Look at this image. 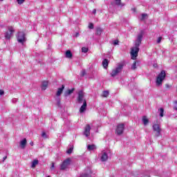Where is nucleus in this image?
Masks as SVG:
<instances>
[{"label": "nucleus", "mask_w": 177, "mask_h": 177, "mask_svg": "<svg viewBox=\"0 0 177 177\" xmlns=\"http://www.w3.org/2000/svg\"><path fill=\"white\" fill-rule=\"evenodd\" d=\"M145 32L141 30L140 33L137 35V38L134 42V46L131 48V59L135 60L136 57H138V53H139V46L142 44V41L143 39V35Z\"/></svg>", "instance_id": "obj_1"}, {"label": "nucleus", "mask_w": 177, "mask_h": 177, "mask_svg": "<svg viewBox=\"0 0 177 177\" xmlns=\"http://www.w3.org/2000/svg\"><path fill=\"white\" fill-rule=\"evenodd\" d=\"M167 74L165 73V71H162L159 75L156 77V86H161L162 85V81L165 80V77Z\"/></svg>", "instance_id": "obj_2"}, {"label": "nucleus", "mask_w": 177, "mask_h": 177, "mask_svg": "<svg viewBox=\"0 0 177 177\" xmlns=\"http://www.w3.org/2000/svg\"><path fill=\"white\" fill-rule=\"evenodd\" d=\"M122 68H124V64H120L118 65V66L115 68L113 69L111 75V77H116V75H118L120 74V71H122Z\"/></svg>", "instance_id": "obj_3"}, {"label": "nucleus", "mask_w": 177, "mask_h": 177, "mask_svg": "<svg viewBox=\"0 0 177 177\" xmlns=\"http://www.w3.org/2000/svg\"><path fill=\"white\" fill-rule=\"evenodd\" d=\"M17 41L21 45H24V42L27 41V38H26V34L24 32H19L17 37Z\"/></svg>", "instance_id": "obj_4"}, {"label": "nucleus", "mask_w": 177, "mask_h": 177, "mask_svg": "<svg viewBox=\"0 0 177 177\" xmlns=\"http://www.w3.org/2000/svg\"><path fill=\"white\" fill-rule=\"evenodd\" d=\"M71 164V159L67 158L65 160L63 161L62 164L60 165V170L64 171V169H66V168Z\"/></svg>", "instance_id": "obj_5"}, {"label": "nucleus", "mask_w": 177, "mask_h": 177, "mask_svg": "<svg viewBox=\"0 0 177 177\" xmlns=\"http://www.w3.org/2000/svg\"><path fill=\"white\" fill-rule=\"evenodd\" d=\"M124 129H125V126L124 124H119L117 126L115 133L117 135H122V133H124Z\"/></svg>", "instance_id": "obj_6"}, {"label": "nucleus", "mask_w": 177, "mask_h": 177, "mask_svg": "<svg viewBox=\"0 0 177 177\" xmlns=\"http://www.w3.org/2000/svg\"><path fill=\"white\" fill-rule=\"evenodd\" d=\"M86 100L84 98V93L83 91H80L78 93V96H77V102L81 104L82 103H84V101Z\"/></svg>", "instance_id": "obj_7"}, {"label": "nucleus", "mask_w": 177, "mask_h": 177, "mask_svg": "<svg viewBox=\"0 0 177 177\" xmlns=\"http://www.w3.org/2000/svg\"><path fill=\"white\" fill-rule=\"evenodd\" d=\"M99 158L100 159V161L104 162L105 161H107V160H109V155L107 154V152L104 151H102L101 153H100Z\"/></svg>", "instance_id": "obj_8"}, {"label": "nucleus", "mask_w": 177, "mask_h": 177, "mask_svg": "<svg viewBox=\"0 0 177 177\" xmlns=\"http://www.w3.org/2000/svg\"><path fill=\"white\" fill-rule=\"evenodd\" d=\"M15 32V29H13V27H9L8 31L5 33V38L6 39H10V37H12V35Z\"/></svg>", "instance_id": "obj_9"}, {"label": "nucleus", "mask_w": 177, "mask_h": 177, "mask_svg": "<svg viewBox=\"0 0 177 177\" xmlns=\"http://www.w3.org/2000/svg\"><path fill=\"white\" fill-rule=\"evenodd\" d=\"M153 129L155 132H156V134L155 135L156 138H158V136L161 135V129L160 128V124H153Z\"/></svg>", "instance_id": "obj_10"}, {"label": "nucleus", "mask_w": 177, "mask_h": 177, "mask_svg": "<svg viewBox=\"0 0 177 177\" xmlns=\"http://www.w3.org/2000/svg\"><path fill=\"white\" fill-rule=\"evenodd\" d=\"M84 136L86 138H89L91 136V126L89 124L86 125L84 128Z\"/></svg>", "instance_id": "obj_11"}, {"label": "nucleus", "mask_w": 177, "mask_h": 177, "mask_svg": "<svg viewBox=\"0 0 177 177\" xmlns=\"http://www.w3.org/2000/svg\"><path fill=\"white\" fill-rule=\"evenodd\" d=\"M75 90V88H72V89H68V90L65 91L64 93V97H67V96H70V95H71V93H74Z\"/></svg>", "instance_id": "obj_12"}, {"label": "nucleus", "mask_w": 177, "mask_h": 177, "mask_svg": "<svg viewBox=\"0 0 177 177\" xmlns=\"http://www.w3.org/2000/svg\"><path fill=\"white\" fill-rule=\"evenodd\" d=\"M82 177H92V171H91L89 169H87V171L84 173H83L81 175Z\"/></svg>", "instance_id": "obj_13"}, {"label": "nucleus", "mask_w": 177, "mask_h": 177, "mask_svg": "<svg viewBox=\"0 0 177 177\" xmlns=\"http://www.w3.org/2000/svg\"><path fill=\"white\" fill-rule=\"evenodd\" d=\"M27 145V139L24 138L20 141V147L21 149H26V146Z\"/></svg>", "instance_id": "obj_14"}, {"label": "nucleus", "mask_w": 177, "mask_h": 177, "mask_svg": "<svg viewBox=\"0 0 177 177\" xmlns=\"http://www.w3.org/2000/svg\"><path fill=\"white\" fill-rule=\"evenodd\" d=\"M63 91H64V85H62V87L57 89V91L56 93V96L57 97L60 96V95L63 93Z\"/></svg>", "instance_id": "obj_15"}, {"label": "nucleus", "mask_w": 177, "mask_h": 177, "mask_svg": "<svg viewBox=\"0 0 177 177\" xmlns=\"http://www.w3.org/2000/svg\"><path fill=\"white\" fill-rule=\"evenodd\" d=\"M86 110V100H84L83 104L80 109V113H84Z\"/></svg>", "instance_id": "obj_16"}, {"label": "nucleus", "mask_w": 177, "mask_h": 177, "mask_svg": "<svg viewBox=\"0 0 177 177\" xmlns=\"http://www.w3.org/2000/svg\"><path fill=\"white\" fill-rule=\"evenodd\" d=\"M87 150H88V151H93V150H96V145L94 144L87 145Z\"/></svg>", "instance_id": "obj_17"}, {"label": "nucleus", "mask_w": 177, "mask_h": 177, "mask_svg": "<svg viewBox=\"0 0 177 177\" xmlns=\"http://www.w3.org/2000/svg\"><path fill=\"white\" fill-rule=\"evenodd\" d=\"M46 88H48V81H44L41 84V89L42 91H46Z\"/></svg>", "instance_id": "obj_18"}, {"label": "nucleus", "mask_w": 177, "mask_h": 177, "mask_svg": "<svg viewBox=\"0 0 177 177\" xmlns=\"http://www.w3.org/2000/svg\"><path fill=\"white\" fill-rule=\"evenodd\" d=\"M38 164H39V161L37 159L34 160L32 162L31 168H35Z\"/></svg>", "instance_id": "obj_19"}, {"label": "nucleus", "mask_w": 177, "mask_h": 177, "mask_svg": "<svg viewBox=\"0 0 177 177\" xmlns=\"http://www.w3.org/2000/svg\"><path fill=\"white\" fill-rule=\"evenodd\" d=\"M102 66L104 68H107L109 66V59H104L102 62Z\"/></svg>", "instance_id": "obj_20"}, {"label": "nucleus", "mask_w": 177, "mask_h": 177, "mask_svg": "<svg viewBox=\"0 0 177 177\" xmlns=\"http://www.w3.org/2000/svg\"><path fill=\"white\" fill-rule=\"evenodd\" d=\"M65 56L67 59H71L73 57V53H71V50H67L65 53Z\"/></svg>", "instance_id": "obj_21"}, {"label": "nucleus", "mask_w": 177, "mask_h": 177, "mask_svg": "<svg viewBox=\"0 0 177 177\" xmlns=\"http://www.w3.org/2000/svg\"><path fill=\"white\" fill-rule=\"evenodd\" d=\"M55 102H57V106L58 107H60L62 106V103H61V100H60V97H55Z\"/></svg>", "instance_id": "obj_22"}, {"label": "nucleus", "mask_w": 177, "mask_h": 177, "mask_svg": "<svg viewBox=\"0 0 177 177\" xmlns=\"http://www.w3.org/2000/svg\"><path fill=\"white\" fill-rule=\"evenodd\" d=\"M102 32H103V29L101 28H96V35H102Z\"/></svg>", "instance_id": "obj_23"}, {"label": "nucleus", "mask_w": 177, "mask_h": 177, "mask_svg": "<svg viewBox=\"0 0 177 177\" xmlns=\"http://www.w3.org/2000/svg\"><path fill=\"white\" fill-rule=\"evenodd\" d=\"M142 122H143L144 125H147V124H149V119H147V118H146V116H143Z\"/></svg>", "instance_id": "obj_24"}, {"label": "nucleus", "mask_w": 177, "mask_h": 177, "mask_svg": "<svg viewBox=\"0 0 177 177\" xmlns=\"http://www.w3.org/2000/svg\"><path fill=\"white\" fill-rule=\"evenodd\" d=\"M73 150H74V147H70V148L66 151V153H67V154H71V153H73Z\"/></svg>", "instance_id": "obj_25"}, {"label": "nucleus", "mask_w": 177, "mask_h": 177, "mask_svg": "<svg viewBox=\"0 0 177 177\" xmlns=\"http://www.w3.org/2000/svg\"><path fill=\"white\" fill-rule=\"evenodd\" d=\"M159 111H160V117H164V109L160 108L159 109Z\"/></svg>", "instance_id": "obj_26"}, {"label": "nucleus", "mask_w": 177, "mask_h": 177, "mask_svg": "<svg viewBox=\"0 0 177 177\" xmlns=\"http://www.w3.org/2000/svg\"><path fill=\"white\" fill-rule=\"evenodd\" d=\"M102 96L103 97H107V96H109V91H103Z\"/></svg>", "instance_id": "obj_27"}, {"label": "nucleus", "mask_w": 177, "mask_h": 177, "mask_svg": "<svg viewBox=\"0 0 177 177\" xmlns=\"http://www.w3.org/2000/svg\"><path fill=\"white\" fill-rule=\"evenodd\" d=\"M88 50V48H86V47H83V48H82V52L83 53H87Z\"/></svg>", "instance_id": "obj_28"}, {"label": "nucleus", "mask_w": 177, "mask_h": 177, "mask_svg": "<svg viewBox=\"0 0 177 177\" xmlns=\"http://www.w3.org/2000/svg\"><path fill=\"white\" fill-rule=\"evenodd\" d=\"M50 169L51 172H53V171H55V163L54 162H52Z\"/></svg>", "instance_id": "obj_29"}, {"label": "nucleus", "mask_w": 177, "mask_h": 177, "mask_svg": "<svg viewBox=\"0 0 177 177\" xmlns=\"http://www.w3.org/2000/svg\"><path fill=\"white\" fill-rule=\"evenodd\" d=\"M131 70H136V62H134V63L132 64Z\"/></svg>", "instance_id": "obj_30"}, {"label": "nucleus", "mask_w": 177, "mask_h": 177, "mask_svg": "<svg viewBox=\"0 0 177 177\" xmlns=\"http://www.w3.org/2000/svg\"><path fill=\"white\" fill-rule=\"evenodd\" d=\"M115 5H118V6H120L121 5V0H115Z\"/></svg>", "instance_id": "obj_31"}, {"label": "nucleus", "mask_w": 177, "mask_h": 177, "mask_svg": "<svg viewBox=\"0 0 177 177\" xmlns=\"http://www.w3.org/2000/svg\"><path fill=\"white\" fill-rule=\"evenodd\" d=\"M24 1H25V0H17V3H18L19 5H21V4L24 3Z\"/></svg>", "instance_id": "obj_32"}, {"label": "nucleus", "mask_w": 177, "mask_h": 177, "mask_svg": "<svg viewBox=\"0 0 177 177\" xmlns=\"http://www.w3.org/2000/svg\"><path fill=\"white\" fill-rule=\"evenodd\" d=\"M147 17V14H142L141 20H145Z\"/></svg>", "instance_id": "obj_33"}, {"label": "nucleus", "mask_w": 177, "mask_h": 177, "mask_svg": "<svg viewBox=\"0 0 177 177\" xmlns=\"http://www.w3.org/2000/svg\"><path fill=\"white\" fill-rule=\"evenodd\" d=\"M120 44V41L118 40H114L113 42V44L115 46Z\"/></svg>", "instance_id": "obj_34"}, {"label": "nucleus", "mask_w": 177, "mask_h": 177, "mask_svg": "<svg viewBox=\"0 0 177 177\" xmlns=\"http://www.w3.org/2000/svg\"><path fill=\"white\" fill-rule=\"evenodd\" d=\"M85 74H86V72L85 71V70H82L81 72V77H84Z\"/></svg>", "instance_id": "obj_35"}, {"label": "nucleus", "mask_w": 177, "mask_h": 177, "mask_svg": "<svg viewBox=\"0 0 177 177\" xmlns=\"http://www.w3.org/2000/svg\"><path fill=\"white\" fill-rule=\"evenodd\" d=\"M88 28H90V30H93V24H89Z\"/></svg>", "instance_id": "obj_36"}, {"label": "nucleus", "mask_w": 177, "mask_h": 177, "mask_svg": "<svg viewBox=\"0 0 177 177\" xmlns=\"http://www.w3.org/2000/svg\"><path fill=\"white\" fill-rule=\"evenodd\" d=\"M41 136H42V138H47V136H46V133L42 132Z\"/></svg>", "instance_id": "obj_37"}, {"label": "nucleus", "mask_w": 177, "mask_h": 177, "mask_svg": "<svg viewBox=\"0 0 177 177\" xmlns=\"http://www.w3.org/2000/svg\"><path fill=\"white\" fill-rule=\"evenodd\" d=\"M174 110L177 111V101L174 102Z\"/></svg>", "instance_id": "obj_38"}, {"label": "nucleus", "mask_w": 177, "mask_h": 177, "mask_svg": "<svg viewBox=\"0 0 177 177\" xmlns=\"http://www.w3.org/2000/svg\"><path fill=\"white\" fill-rule=\"evenodd\" d=\"M161 39H162V37H158L157 40V44H160V42H161Z\"/></svg>", "instance_id": "obj_39"}, {"label": "nucleus", "mask_w": 177, "mask_h": 177, "mask_svg": "<svg viewBox=\"0 0 177 177\" xmlns=\"http://www.w3.org/2000/svg\"><path fill=\"white\" fill-rule=\"evenodd\" d=\"M4 93L5 92L3 90H0V96H2Z\"/></svg>", "instance_id": "obj_40"}, {"label": "nucleus", "mask_w": 177, "mask_h": 177, "mask_svg": "<svg viewBox=\"0 0 177 177\" xmlns=\"http://www.w3.org/2000/svg\"><path fill=\"white\" fill-rule=\"evenodd\" d=\"M93 13L94 15H96V9L93 10Z\"/></svg>", "instance_id": "obj_41"}, {"label": "nucleus", "mask_w": 177, "mask_h": 177, "mask_svg": "<svg viewBox=\"0 0 177 177\" xmlns=\"http://www.w3.org/2000/svg\"><path fill=\"white\" fill-rule=\"evenodd\" d=\"M79 35H80V33L76 32L75 35V37H79Z\"/></svg>", "instance_id": "obj_42"}, {"label": "nucleus", "mask_w": 177, "mask_h": 177, "mask_svg": "<svg viewBox=\"0 0 177 177\" xmlns=\"http://www.w3.org/2000/svg\"><path fill=\"white\" fill-rule=\"evenodd\" d=\"M6 158H8V156H4V157L3 158V161H5V160H6Z\"/></svg>", "instance_id": "obj_43"}, {"label": "nucleus", "mask_w": 177, "mask_h": 177, "mask_svg": "<svg viewBox=\"0 0 177 177\" xmlns=\"http://www.w3.org/2000/svg\"><path fill=\"white\" fill-rule=\"evenodd\" d=\"M12 102H17V100L16 98H14V99L12 100Z\"/></svg>", "instance_id": "obj_44"}, {"label": "nucleus", "mask_w": 177, "mask_h": 177, "mask_svg": "<svg viewBox=\"0 0 177 177\" xmlns=\"http://www.w3.org/2000/svg\"><path fill=\"white\" fill-rule=\"evenodd\" d=\"M30 146H34V142H30Z\"/></svg>", "instance_id": "obj_45"}, {"label": "nucleus", "mask_w": 177, "mask_h": 177, "mask_svg": "<svg viewBox=\"0 0 177 177\" xmlns=\"http://www.w3.org/2000/svg\"><path fill=\"white\" fill-rule=\"evenodd\" d=\"M131 10H133V12H136V8H132Z\"/></svg>", "instance_id": "obj_46"}, {"label": "nucleus", "mask_w": 177, "mask_h": 177, "mask_svg": "<svg viewBox=\"0 0 177 177\" xmlns=\"http://www.w3.org/2000/svg\"><path fill=\"white\" fill-rule=\"evenodd\" d=\"M145 177H150V176L147 175V176H145Z\"/></svg>", "instance_id": "obj_47"}, {"label": "nucleus", "mask_w": 177, "mask_h": 177, "mask_svg": "<svg viewBox=\"0 0 177 177\" xmlns=\"http://www.w3.org/2000/svg\"><path fill=\"white\" fill-rule=\"evenodd\" d=\"M91 2H93V0H91Z\"/></svg>", "instance_id": "obj_48"}, {"label": "nucleus", "mask_w": 177, "mask_h": 177, "mask_svg": "<svg viewBox=\"0 0 177 177\" xmlns=\"http://www.w3.org/2000/svg\"><path fill=\"white\" fill-rule=\"evenodd\" d=\"M2 1H3V0H0V2Z\"/></svg>", "instance_id": "obj_49"}, {"label": "nucleus", "mask_w": 177, "mask_h": 177, "mask_svg": "<svg viewBox=\"0 0 177 177\" xmlns=\"http://www.w3.org/2000/svg\"><path fill=\"white\" fill-rule=\"evenodd\" d=\"M47 177H50V176H47Z\"/></svg>", "instance_id": "obj_50"}]
</instances>
